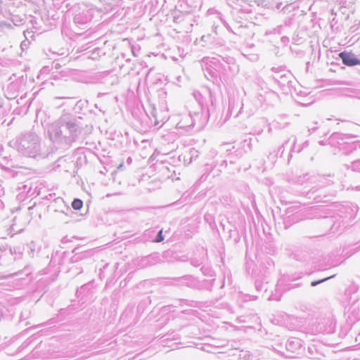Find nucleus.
I'll return each instance as SVG.
<instances>
[{
  "instance_id": "obj_3",
  "label": "nucleus",
  "mask_w": 360,
  "mask_h": 360,
  "mask_svg": "<svg viewBox=\"0 0 360 360\" xmlns=\"http://www.w3.org/2000/svg\"><path fill=\"white\" fill-rule=\"evenodd\" d=\"M357 210L349 205H342L338 210L336 215L327 217L326 219L332 223L331 230L333 233L342 231L355 217Z\"/></svg>"
},
{
  "instance_id": "obj_27",
  "label": "nucleus",
  "mask_w": 360,
  "mask_h": 360,
  "mask_svg": "<svg viewBox=\"0 0 360 360\" xmlns=\"http://www.w3.org/2000/svg\"><path fill=\"white\" fill-rule=\"evenodd\" d=\"M252 139L250 138V137H248L247 139H245L242 142H241V145H242V149L243 150H247L246 148L248 149V150H252Z\"/></svg>"
},
{
  "instance_id": "obj_10",
  "label": "nucleus",
  "mask_w": 360,
  "mask_h": 360,
  "mask_svg": "<svg viewBox=\"0 0 360 360\" xmlns=\"http://www.w3.org/2000/svg\"><path fill=\"white\" fill-rule=\"evenodd\" d=\"M172 283L175 285H186L191 288L198 287V281L191 275L173 278Z\"/></svg>"
},
{
  "instance_id": "obj_19",
  "label": "nucleus",
  "mask_w": 360,
  "mask_h": 360,
  "mask_svg": "<svg viewBox=\"0 0 360 360\" xmlns=\"http://www.w3.org/2000/svg\"><path fill=\"white\" fill-rule=\"evenodd\" d=\"M360 149V141L353 142L352 143L347 144L342 149L343 153L346 155H349L353 151Z\"/></svg>"
},
{
  "instance_id": "obj_54",
  "label": "nucleus",
  "mask_w": 360,
  "mask_h": 360,
  "mask_svg": "<svg viewBox=\"0 0 360 360\" xmlns=\"http://www.w3.org/2000/svg\"><path fill=\"white\" fill-rule=\"evenodd\" d=\"M356 189L360 191V186H356Z\"/></svg>"
},
{
  "instance_id": "obj_45",
  "label": "nucleus",
  "mask_w": 360,
  "mask_h": 360,
  "mask_svg": "<svg viewBox=\"0 0 360 360\" xmlns=\"http://www.w3.org/2000/svg\"><path fill=\"white\" fill-rule=\"evenodd\" d=\"M231 115H230V113H228V112H226V115L224 118V120H223L222 123L221 124H224L229 119V117H231Z\"/></svg>"
},
{
  "instance_id": "obj_41",
  "label": "nucleus",
  "mask_w": 360,
  "mask_h": 360,
  "mask_svg": "<svg viewBox=\"0 0 360 360\" xmlns=\"http://www.w3.org/2000/svg\"><path fill=\"white\" fill-rule=\"evenodd\" d=\"M325 331V327L323 326H320L319 323V326L316 327L315 332L316 333H323Z\"/></svg>"
},
{
  "instance_id": "obj_12",
  "label": "nucleus",
  "mask_w": 360,
  "mask_h": 360,
  "mask_svg": "<svg viewBox=\"0 0 360 360\" xmlns=\"http://www.w3.org/2000/svg\"><path fill=\"white\" fill-rule=\"evenodd\" d=\"M195 125L194 120L191 115H184L176 124V128L183 129L186 133H190Z\"/></svg>"
},
{
  "instance_id": "obj_57",
  "label": "nucleus",
  "mask_w": 360,
  "mask_h": 360,
  "mask_svg": "<svg viewBox=\"0 0 360 360\" xmlns=\"http://www.w3.org/2000/svg\"><path fill=\"white\" fill-rule=\"evenodd\" d=\"M357 319H359L360 318V315L359 316L356 317Z\"/></svg>"
},
{
  "instance_id": "obj_6",
  "label": "nucleus",
  "mask_w": 360,
  "mask_h": 360,
  "mask_svg": "<svg viewBox=\"0 0 360 360\" xmlns=\"http://www.w3.org/2000/svg\"><path fill=\"white\" fill-rule=\"evenodd\" d=\"M271 71L274 74L272 75L273 79L281 87L289 86L291 85L292 75L290 72L287 71L284 67H273Z\"/></svg>"
},
{
  "instance_id": "obj_31",
  "label": "nucleus",
  "mask_w": 360,
  "mask_h": 360,
  "mask_svg": "<svg viewBox=\"0 0 360 360\" xmlns=\"http://www.w3.org/2000/svg\"><path fill=\"white\" fill-rule=\"evenodd\" d=\"M72 207L75 210H79L83 206V201L79 198H75L72 202Z\"/></svg>"
},
{
  "instance_id": "obj_16",
  "label": "nucleus",
  "mask_w": 360,
  "mask_h": 360,
  "mask_svg": "<svg viewBox=\"0 0 360 360\" xmlns=\"http://www.w3.org/2000/svg\"><path fill=\"white\" fill-rule=\"evenodd\" d=\"M221 56L219 58H208L207 57V60L212 63L214 68H216V71L219 75L220 78L221 77L222 82H224V61L222 60Z\"/></svg>"
},
{
  "instance_id": "obj_5",
  "label": "nucleus",
  "mask_w": 360,
  "mask_h": 360,
  "mask_svg": "<svg viewBox=\"0 0 360 360\" xmlns=\"http://www.w3.org/2000/svg\"><path fill=\"white\" fill-rule=\"evenodd\" d=\"M26 6L19 0H6L5 2L1 1L0 13L6 18H11V15H19L20 13H25Z\"/></svg>"
},
{
  "instance_id": "obj_22",
  "label": "nucleus",
  "mask_w": 360,
  "mask_h": 360,
  "mask_svg": "<svg viewBox=\"0 0 360 360\" xmlns=\"http://www.w3.org/2000/svg\"><path fill=\"white\" fill-rule=\"evenodd\" d=\"M214 281V279H212L211 281H203L202 282H199L198 281V287L194 288L195 289L198 290H212V288L213 287V282Z\"/></svg>"
},
{
  "instance_id": "obj_8",
  "label": "nucleus",
  "mask_w": 360,
  "mask_h": 360,
  "mask_svg": "<svg viewBox=\"0 0 360 360\" xmlns=\"http://www.w3.org/2000/svg\"><path fill=\"white\" fill-rule=\"evenodd\" d=\"M27 25H30L32 28H30L28 26L25 30L23 32V34L26 39H35L36 34H39L41 33V22L38 21V20L32 15L28 16Z\"/></svg>"
},
{
  "instance_id": "obj_13",
  "label": "nucleus",
  "mask_w": 360,
  "mask_h": 360,
  "mask_svg": "<svg viewBox=\"0 0 360 360\" xmlns=\"http://www.w3.org/2000/svg\"><path fill=\"white\" fill-rule=\"evenodd\" d=\"M339 57L342 60V63L347 66L352 67L360 65V60L352 52H347L346 51L340 52Z\"/></svg>"
},
{
  "instance_id": "obj_23",
  "label": "nucleus",
  "mask_w": 360,
  "mask_h": 360,
  "mask_svg": "<svg viewBox=\"0 0 360 360\" xmlns=\"http://www.w3.org/2000/svg\"><path fill=\"white\" fill-rule=\"evenodd\" d=\"M180 305L181 306H183V305H186V306H189V307H203V302H199V301H195V300H180Z\"/></svg>"
},
{
  "instance_id": "obj_32",
  "label": "nucleus",
  "mask_w": 360,
  "mask_h": 360,
  "mask_svg": "<svg viewBox=\"0 0 360 360\" xmlns=\"http://www.w3.org/2000/svg\"><path fill=\"white\" fill-rule=\"evenodd\" d=\"M255 288H256L257 291L264 290V292H266V290H267V283H266L264 284L262 281H255Z\"/></svg>"
},
{
  "instance_id": "obj_28",
  "label": "nucleus",
  "mask_w": 360,
  "mask_h": 360,
  "mask_svg": "<svg viewBox=\"0 0 360 360\" xmlns=\"http://www.w3.org/2000/svg\"><path fill=\"white\" fill-rule=\"evenodd\" d=\"M204 259V256L193 257L191 259V264L195 267H198L203 264Z\"/></svg>"
},
{
  "instance_id": "obj_9",
  "label": "nucleus",
  "mask_w": 360,
  "mask_h": 360,
  "mask_svg": "<svg viewBox=\"0 0 360 360\" xmlns=\"http://www.w3.org/2000/svg\"><path fill=\"white\" fill-rule=\"evenodd\" d=\"M224 61V81L229 77L235 76L239 72V66L236 64L234 58L231 57L221 58Z\"/></svg>"
},
{
  "instance_id": "obj_44",
  "label": "nucleus",
  "mask_w": 360,
  "mask_h": 360,
  "mask_svg": "<svg viewBox=\"0 0 360 360\" xmlns=\"http://www.w3.org/2000/svg\"><path fill=\"white\" fill-rule=\"evenodd\" d=\"M55 193H50L49 194V195L46 196V199L52 201L53 200V198L55 196Z\"/></svg>"
},
{
  "instance_id": "obj_46",
  "label": "nucleus",
  "mask_w": 360,
  "mask_h": 360,
  "mask_svg": "<svg viewBox=\"0 0 360 360\" xmlns=\"http://www.w3.org/2000/svg\"><path fill=\"white\" fill-rule=\"evenodd\" d=\"M167 339H170V338H170V335L167 334ZM177 336H178V334L175 333V334L172 336V339H174V340H176V339H178V337H177Z\"/></svg>"
},
{
  "instance_id": "obj_35",
  "label": "nucleus",
  "mask_w": 360,
  "mask_h": 360,
  "mask_svg": "<svg viewBox=\"0 0 360 360\" xmlns=\"http://www.w3.org/2000/svg\"><path fill=\"white\" fill-rule=\"evenodd\" d=\"M350 168L354 172H360V160L353 161L351 164Z\"/></svg>"
},
{
  "instance_id": "obj_51",
  "label": "nucleus",
  "mask_w": 360,
  "mask_h": 360,
  "mask_svg": "<svg viewBox=\"0 0 360 360\" xmlns=\"http://www.w3.org/2000/svg\"><path fill=\"white\" fill-rule=\"evenodd\" d=\"M302 148H299L296 151L297 153H300L301 151Z\"/></svg>"
},
{
  "instance_id": "obj_43",
  "label": "nucleus",
  "mask_w": 360,
  "mask_h": 360,
  "mask_svg": "<svg viewBox=\"0 0 360 360\" xmlns=\"http://www.w3.org/2000/svg\"><path fill=\"white\" fill-rule=\"evenodd\" d=\"M229 162V160L228 158H226V160H224L221 161V165H219V167L221 168H226L227 167V162Z\"/></svg>"
},
{
  "instance_id": "obj_17",
  "label": "nucleus",
  "mask_w": 360,
  "mask_h": 360,
  "mask_svg": "<svg viewBox=\"0 0 360 360\" xmlns=\"http://www.w3.org/2000/svg\"><path fill=\"white\" fill-rule=\"evenodd\" d=\"M247 152L248 150H243L242 148L237 149L234 151H232V150H227L226 157L228 158L230 164H234L238 159L243 157Z\"/></svg>"
},
{
  "instance_id": "obj_11",
  "label": "nucleus",
  "mask_w": 360,
  "mask_h": 360,
  "mask_svg": "<svg viewBox=\"0 0 360 360\" xmlns=\"http://www.w3.org/2000/svg\"><path fill=\"white\" fill-rule=\"evenodd\" d=\"M285 347L288 351L296 354H299L304 351L302 341L297 338L288 339L285 344Z\"/></svg>"
},
{
  "instance_id": "obj_47",
  "label": "nucleus",
  "mask_w": 360,
  "mask_h": 360,
  "mask_svg": "<svg viewBox=\"0 0 360 360\" xmlns=\"http://www.w3.org/2000/svg\"><path fill=\"white\" fill-rule=\"evenodd\" d=\"M316 129V128H311V129H309V131H314Z\"/></svg>"
},
{
  "instance_id": "obj_2",
  "label": "nucleus",
  "mask_w": 360,
  "mask_h": 360,
  "mask_svg": "<svg viewBox=\"0 0 360 360\" xmlns=\"http://www.w3.org/2000/svg\"><path fill=\"white\" fill-rule=\"evenodd\" d=\"M11 143L22 155L34 158L44 159L49 152L41 142V138L34 131H25L17 136Z\"/></svg>"
},
{
  "instance_id": "obj_29",
  "label": "nucleus",
  "mask_w": 360,
  "mask_h": 360,
  "mask_svg": "<svg viewBox=\"0 0 360 360\" xmlns=\"http://www.w3.org/2000/svg\"><path fill=\"white\" fill-rule=\"evenodd\" d=\"M319 186L320 187H323L328 186L333 183V181L325 176H319L318 180Z\"/></svg>"
},
{
  "instance_id": "obj_21",
  "label": "nucleus",
  "mask_w": 360,
  "mask_h": 360,
  "mask_svg": "<svg viewBox=\"0 0 360 360\" xmlns=\"http://www.w3.org/2000/svg\"><path fill=\"white\" fill-rule=\"evenodd\" d=\"M88 58H90L91 60H99V58L105 55V52L104 51L103 49L102 48H95L93 51L88 53Z\"/></svg>"
},
{
  "instance_id": "obj_38",
  "label": "nucleus",
  "mask_w": 360,
  "mask_h": 360,
  "mask_svg": "<svg viewBox=\"0 0 360 360\" xmlns=\"http://www.w3.org/2000/svg\"><path fill=\"white\" fill-rule=\"evenodd\" d=\"M164 240V236L162 235V230H160L153 240V242L155 243H160Z\"/></svg>"
},
{
  "instance_id": "obj_33",
  "label": "nucleus",
  "mask_w": 360,
  "mask_h": 360,
  "mask_svg": "<svg viewBox=\"0 0 360 360\" xmlns=\"http://www.w3.org/2000/svg\"><path fill=\"white\" fill-rule=\"evenodd\" d=\"M309 179V174H306L303 176H299L296 177V183L302 185Z\"/></svg>"
},
{
  "instance_id": "obj_42",
  "label": "nucleus",
  "mask_w": 360,
  "mask_h": 360,
  "mask_svg": "<svg viewBox=\"0 0 360 360\" xmlns=\"http://www.w3.org/2000/svg\"><path fill=\"white\" fill-rule=\"evenodd\" d=\"M295 143H296V138L294 139L293 146H292V148L291 149L290 153L289 154L288 161L290 160V158L292 157V154L291 153L296 150L295 146Z\"/></svg>"
},
{
  "instance_id": "obj_40",
  "label": "nucleus",
  "mask_w": 360,
  "mask_h": 360,
  "mask_svg": "<svg viewBox=\"0 0 360 360\" xmlns=\"http://www.w3.org/2000/svg\"><path fill=\"white\" fill-rule=\"evenodd\" d=\"M288 142V140L285 141V143H283V145L278 148V153H280V156L281 157L284 153V147L285 145L287 144Z\"/></svg>"
},
{
  "instance_id": "obj_1",
  "label": "nucleus",
  "mask_w": 360,
  "mask_h": 360,
  "mask_svg": "<svg viewBox=\"0 0 360 360\" xmlns=\"http://www.w3.org/2000/svg\"><path fill=\"white\" fill-rule=\"evenodd\" d=\"M82 118L63 110L60 117L50 124L48 133L58 148L65 150L77 141L84 129Z\"/></svg>"
},
{
  "instance_id": "obj_7",
  "label": "nucleus",
  "mask_w": 360,
  "mask_h": 360,
  "mask_svg": "<svg viewBox=\"0 0 360 360\" xmlns=\"http://www.w3.org/2000/svg\"><path fill=\"white\" fill-rule=\"evenodd\" d=\"M202 62V68L205 77L213 84L220 86L221 83L223 82L221 77L220 78L219 75L217 72L216 68H214L211 63L207 60V58H203Z\"/></svg>"
},
{
  "instance_id": "obj_58",
  "label": "nucleus",
  "mask_w": 360,
  "mask_h": 360,
  "mask_svg": "<svg viewBox=\"0 0 360 360\" xmlns=\"http://www.w3.org/2000/svg\"><path fill=\"white\" fill-rule=\"evenodd\" d=\"M236 1L238 2V1H239V0H236Z\"/></svg>"
},
{
  "instance_id": "obj_53",
  "label": "nucleus",
  "mask_w": 360,
  "mask_h": 360,
  "mask_svg": "<svg viewBox=\"0 0 360 360\" xmlns=\"http://www.w3.org/2000/svg\"><path fill=\"white\" fill-rule=\"evenodd\" d=\"M69 6H70V4H69V3H67V4H65V6H66L67 8H68Z\"/></svg>"
},
{
  "instance_id": "obj_18",
  "label": "nucleus",
  "mask_w": 360,
  "mask_h": 360,
  "mask_svg": "<svg viewBox=\"0 0 360 360\" xmlns=\"http://www.w3.org/2000/svg\"><path fill=\"white\" fill-rule=\"evenodd\" d=\"M8 15H11V13H8ZM8 19L10 20L14 25L20 26L26 23L28 16H27L25 13H20L19 15H12L11 13V18Z\"/></svg>"
},
{
  "instance_id": "obj_36",
  "label": "nucleus",
  "mask_w": 360,
  "mask_h": 360,
  "mask_svg": "<svg viewBox=\"0 0 360 360\" xmlns=\"http://www.w3.org/2000/svg\"><path fill=\"white\" fill-rule=\"evenodd\" d=\"M210 100H211V105L207 108V113H208L209 116H210L212 114H213V112L215 110V106H214L215 99H214L212 98L211 93H210Z\"/></svg>"
},
{
  "instance_id": "obj_37",
  "label": "nucleus",
  "mask_w": 360,
  "mask_h": 360,
  "mask_svg": "<svg viewBox=\"0 0 360 360\" xmlns=\"http://www.w3.org/2000/svg\"><path fill=\"white\" fill-rule=\"evenodd\" d=\"M34 41V39H26L22 41L20 44V47L22 50L27 49L30 43Z\"/></svg>"
},
{
  "instance_id": "obj_50",
  "label": "nucleus",
  "mask_w": 360,
  "mask_h": 360,
  "mask_svg": "<svg viewBox=\"0 0 360 360\" xmlns=\"http://www.w3.org/2000/svg\"><path fill=\"white\" fill-rule=\"evenodd\" d=\"M27 21H28V20H27ZM25 25H26V27H28V25H27V22H26V23H25ZM29 27H30V28H32V26H31L30 25H29Z\"/></svg>"
},
{
  "instance_id": "obj_20",
  "label": "nucleus",
  "mask_w": 360,
  "mask_h": 360,
  "mask_svg": "<svg viewBox=\"0 0 360 360\" xmlns=\"http://www.w3.org/2000/svg\"><path fill=\"white\" fill-rule=\"evenodd\" d=\"M15 253V250H13L9 248L8 245L4 241L0 240V259L3 256H6L7 255H13Z\"/></svg>"
},
{
  "instance_id": "obj_34",
  "label": "nucleus",
  "mask_w": 360,
  "mask_h": 360,
  "mask_svg": "<svg viewBox=\"0 0 360 360\" xmlns=\"http://www.w3.org/2000/svg\"><path fill=\"white\" fill-rule=\"evenodd\" d=\"M335 277V275H333V276H328V277H326V278H322V279H320V280H317V281H311V286L312 287H315L321 283H324L325 281L332 278Z\"/></svg>"
},
{
  "instance_id": "obj_14",
  "label": "nucleus",
  "mask_w": 360,
  "mask_h": 360,
  "mask_svg": "<svg viewBox=\"0 0 360 360\" xmlns=\"http://www.w3.org/2000/svg\"><path fill=\"white\" fill-rule=\"evenodd\" d=\"M49 207L53 210L54 212H60L67 214V212H71V209L67 205L60 197L54 198L51 202Z\"/></svg>"
},
{
  "instance_id": "obj_49",
  "label": "nucleus",
  "mask_w": 360,
  "mask_h": 360,
  "mask_svg": "<svg viewBox=\"0 0 360 360\" xmlns=\"http://www.w3.org/2000/svg\"><path fill=\"white\" fill-rule=\"evenodd\" d=\"M281 4H277L276 8H277L278 9H279V8H280V7H281Z\"/></svg>"
},
{
  "instance_id": "obj_24",
  "label": "nucleus",
  "mask_w": 360,
  "mask_h": 360,
  "mask_svg": "<svg viewBox=\"0 0 360 360\" xmlns=\"http://www.w3.org/2000/svg\"><path fill=\"white\" fill-rule=\"evenodd\" d=\"M349 137V134H344L339 132H335L330 136L331 141H337L338 144H341L339 141H344Z\"/></svg>"
},
{
  "instance_id": "obj_52",
  "label": "nucleus",
  "mask_w": 360,
  "mask_h": 360,
  "mask_svg": "<svg viewBox=\"0 0 360 360\" xmlns=\"http://www.w3.org/2000/svg\"><path fill=\"white\" fill-rule=\"evenodd\" d=\"M240 110L238 112H236V114L235 117H238V114L240 113Z\"/></svg>"
},
{
  "instance_id": "obj_25",
  "label": "nucleus",
  "mask_w": 360,
  "mask_h": 360,
  "mask_svg": "<svg viewBox=\"0 0 360 360\" xmlns=\"http://www.w3.org/2000/svg\"><path fill=\"white\" fill-rule=\"evenodd\" d=\"M89 290V284H85L82 285L79 289L77 290V295L78 297L81 296V299L83 300L84 296H87L86 294L88 293Z\"/></svg>"
},
{
  "instance_id": "obj_30",
  "label": "nucleus",
  "mask_w": 360,
  "mask_h": 360,
  "mask_svg": "<svg viewBox=\"0 0 360 360\" xmlns=\"http://www.w3.org/2000/svg\"><path fill=\"white\" fill-rule=\"evenodd\" d=\"M291 221H297V217L296 215L292 214L291 216H288L284 219V224L285 229L288 228L290 226Z\"/></svg>"
},
{
  "instance_id": "obj_26",
  "label": "nucleus",
  "mask_w": 360,
  "mask_h": 360,
  "mask_svg": "<svg viewBox=\"0 0 360 360\" xmlns=\"http://www.w3.org/2000/svg\"><path fill=\"white\" fill-rule=\"evenodd\" d=\"M86 106L87 101L79 100L76 103L74 110L76 112L80 113L84 108H86Z\"/></svg>"
},
{
  "instance_id": "obj_15",
  "label": "nucleus",
  "mask_w": 360,
  "mask_h": 360,
  "mask_svg": "<svg viewBox=\"0 0 360 360\" xmlns=\"http://www.w3.org/2000/svg\"><path fill=\"white\" fill-rule=\"evenodd\" d=\"M80 248H81L77 247L73 249L72 253H74V255L70 258L71 263H77L92 256L91 250L79 251Z\"/></svg>"
},
{
  "instance_id": "obj_39",
  "label": "nucleus",
  "mask_w": 360,
  "mask_h": 360,
  "mask_svg": "<svg viewBox=\"0 0 360 360\" xmlns=\"http://www.w3.org/2000/svg\"><path fill=\"white\" fill-rule=\"evenodd\" d=\"M234 103H231L229 101V108H228V113H230V115H232L234 111Z\"/></svg>"
},
{
  "instance_id": "obj_48",
  "label": "nucleus",
  "mask_w": 360,
  "mask_h": 360,
  "mask_svg": "<svg viewBox=\"0 0 360 360\" xmlns=\"http://www.w3.org/2000/svg\"><path fill=\"white\" fill-rule=\"evenodd\" d=\"M5 25H6L8 27H11V25L10 23H8V24L5 23Z\"/></svg>"
},
{
  "instance_id": "obj_4",
  "label": "nucleus",
  "mask_w": 360,
  "mask_h": 360,
  "mask_svg": "<svg viewBox=\"0 0 360 360\" xmlns=\"http://www.w3.org/2000/svg\"><path fill=\"white\" fill-rule=\"evenodd\" d=\"M68 15H71L74 24L82 30L87 28L93 18V11L85 6L74 4L68 10Z\"/></svg>"
},
{
  "instance_id": "obj_55",
  "label": "nucleus",
  "mask_w": 360,
  "mask_h": 360,
  "mask_svg": "<svg viewBox=\"0 0 360 360\" xmlns=\"http://www.w3.org/2000/svg\"><path fill=\"white\" fill-rule=\"evenodd\" d=\"M55 68H58V64L57 63L56 65H55Z\"/></svg>"
},
{
  "instance_id": "obj_56",
  "label": "nucleus",
  "mask_w": 360,
  "mask_h": 360,
  "mask_svg": "<svg viewBox=\"0 0 360 360\" xmlns=\"http://www.w3.org/2000/svg\"><path fill=\"white\" fill-rule=\"evenodd\" d=\"M55 68H58V64L57 63L56 65H55Z\"/></svg>"
}]
</instances>
